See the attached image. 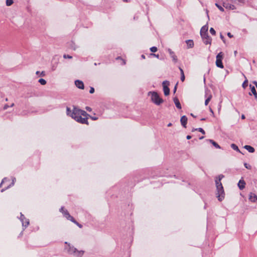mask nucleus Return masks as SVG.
Listing matches in <instances>:
<instances>
[{
    "label": "nucleus",
    "mask_w": 257,
    "mask_h": 257,
    "mask_svg": "<svg viewBox=\"0 0 257 257\" xmlns=\"http://www.w3.org/2000/svg\"><path fill=\"white\" fill-rule=\"evenodd\" d=\"M223 177L224 176L221 174L218 176V179L215 180V184L217 191L216 194L217 195L218 200L219 201H221L224 198L225 196L223 187L222 183H221V180Z\"/></svg>",
    "instance_id": "nucleus-1"
},
{
    "label": "nucleus",
    "mask_w": 257,
    "mask_h": 257,
    "mask_svg": "<svg viewBox=\"0 0 257 257\" xmlns=\"http://www.w3.org/2000/svg\"><path fill=\"white\" fill-rule=\"evenodd\" d=\"M65 244L66 245L65 246L64 249L68 253L76 256V257H82L83 256L84 253L83 250H77L76 248L67 241L65 242Z\"/></svg>",
    "instance_id": "nucleus-2"
},
{
    "label": "nucleus",
    "mask_w": 257,
    "mask_h": 257,
    "mask_svg": "<svg viewBox=\"0 0 257 257\" xmlns=\"http://www.w3.org/2000/svg\"><path fill=\"white\" fill-rule=\"evenodd\" d=\"M200 35L205 44H211L212 39L208 34V26L205 25L201 28Z\"/></svg>",
    "instance_id": "nucleus-3"
},
{
    "label": "nucleus",
    "mask_w": 257,
    "mask_h": 257,
    "mask_svg": "<svg viewBox=\"0 0 257 257\" xmlns=\"http://www.w3.org/2000/svg\"><path fill=\"white\" fill-rule=\"evenodd\" d=\"M148 95H151V100L156 105H160L163 102V100L160 97L159 94L157 92L153 91H150L148 93Z\"/></svg>",
    "instance_id": "nucleus-4"
},
{
    "label": "nucleus",
    "mask_w": 257,
    "mask_h": 257,
    "mask_svg": "<svg viewBox=\"0 0 257 257\" xmlns=\"http://www.w3.org/2000/svg\"><path fill=\"white\" fill-rule=\"evenodd\" d=\"M70 116L79 123L82 124H88L87 117H82L80 115H74V114H73V112H71Z\"/></svg>",
    "instance_id": "nucleus-5"
},
{
    "label": "nucleus",
    "mask_w": 257,
    "mask_h": 257,
    "mask_svg": "<svg viewBox=\"0 0 257 257\" xmlns=\"http://www.w3.org/2000/svg\"><path fill=\"white\" fill-rule=\"evenodd\" d=\"M223 57V54L222 52H219L216 56V65L217 67L223 68L224 67L222 63V60Z\"/></svg>",
    "instance_id": "nucleus-6"
},
{
    "label": "nucleus",
    "mask_w": 257,
    "mask_h": 257,
    "mask_svg": "<svg viewBox=\"0 0 257 257\" xmlns=\"http://www.w3.org/2000/svg\"><path fill=\"white\" fill-rule=\"evenodd\" d=\"M72 111L74 115H80L81 116H84V117H87V116L89 115L85 111L81 110L75 106H73Z\"/></svg>",
    "instance_id": "nucleus-7"
},
{
    "label": "nucleus",
    "mask_w": 257,
    "mask_h": 257,
    "mask_svg": "<svg viewBox=\"0 0 257 257\" xmlns=\"http://www.w3.org/2000/svg\"><path fill=\"white\" fill-rule=\"evenodd\" d=\"M170 85L169 81L167 80L164 81L162 83V85L163 87V91L164 93V95L165 96H167L170 94V89L169 88V85Z\"/></svg>",
    "instance_id": "nucleus-8"
},
{
    "label": "nucleus",
    "mask_w": 257,
    "mask_h": 257,
    "mask_svg": "<svg viewBox=\"0 0 257 257\" xmlns=\"http://www.w3.org/2000/svg\"><path fill=\"white\" fill-rule=\"evenodd\" d=\"M19 219L22 222V224L23 227L26 228L29 225V220L27 219L22 213H21V216Z\"/></svg>",
    "instance_id": "nucleus-9"
},
{
    "label": "nucleus",
    "mask_w": 257,
    "mask_h": 257,
    "mask_svg": "<svg viewBox=\"0 0 257 257\" xmlns=\"http://www.w3.org/2000/svg\"><path fill=\"white\" fill-rule=\"evenodd\" d=\"M226 2H223V6L226 9L228 10H235L236 9L237 7L235 5H233V4L229 3L230 1H227L225 0Z\"/></svg>",
    "instance_id": "nucleus-10"
},
{
    "label": "nucleus",
    "mask_w": 257,
    "mask_h": 257,
    "mask_svg": "<svg viewBox=\"0 0 257 257\" xmlns=\"http://www.w3.org/2000/svg\"><path fill=\"white\" fill-rule=\"evenodd\" d=\"M236 6H241L245 4V0H226Z\"/></svg>",
    "instance_id": "nucleus-11"
},
{
    "label": "nucleus",
    "mask_w": 257,
    "mask_h": 257,
    "mask_svg": "<svg viewBox=\"0 0 257 257\" xmlns=\"http://www.w3.org/2000/svg\"><path fill=\"white\" fill-rule=\"evenodd\" d=\"M168 51L171 56V57L172 58V60L174 63H176L178 61L177 57L175 54V53L170 49H168Z\"/></svg>",
    "instance_id": "nucleus-12"
},
{
    "label": "nucleus",
    "mask_w": 257,
    "mask_h": 257,
    "mask_svg": "<svg viewBox=\"0 0 257 257\" xmlns=\"http://www.w3.org/2000/svg\"><path fill=\"white\" fill-rule=\"evenodd\" d=\"M75 84L76 86L81 89H83L84 88L83 82L79 80H76L75 81Z\"/></svg>",
    "instance_id": "nucleus-13"
},
{
    "label": "nucleus",
    "mask_w": 257,
    "mask_h": 257,
    "mask_svg": "<svg viewBox=\"0 0 257 257\" xmlns=\"http://www.w3.org/2000/svg\"><path fill=\"white\" fill-rule=\"evenodd\" d=\"M187 120L188 118L185 115L182 116L180 119L181 123L182 125V126L185 128H186Z\"/></svg>",
    "instance_id": "nucleus-14"
},
{
    "label": "nucleus",
    "mask_w": 257,
    "mask_h": 257,
    "mask_svg": "<svg viewBox=\"0 0 257 257\" xmlns=\"http://www.w3.org/2000/svg\"><path fill=\"white\" fill-rule=\"evenodd\" d=\"M249 87L251 89V92H249V95H251L252 94L254 96L255 98H257V92L254 86H252L251 84H250Z\"/></svg>",
    "instance_id": "nucleus-15"
},
{
    "label": "nucleus",
    "mask_w": 257,
    "mask_h": 257,
    "mask_svg": "<svg viewBox=\"0 0 257 257\" xmlns=\"http://www.w3.org/2000/svg\"><path fill=\"white\" fill-rule=\"evenodd\" d=\"M249 200L252 202H255L257 201V196L252 192L250 193L249 195Z\"/></svg>",
    "instance_id": "nucleus-16"
},
{
    "label": "nucleus",
    "mask_w": 257,
    "mask_h": 257,
    "mask_svg": "<svg viewBox=\"0 0 257 257\" xmlns=\"http://www.w3.org/2000/svg\"><path fill=\"white\" fill-rule=\"evenodd\" d=\"M237 185L239 189L242 190L245 187V182L243 180H240Z\"/></svg>",
    "instance_id": "nucleus-17"
},
{
    "label": "nucleus",
    "mask_w": 257,
    "mask_h": 257,
    "mask_svg": "<svg viewBox=\"0 0 257 257\" xmlns=\"http://www.w3.org/2000/svg\"><path fill=\"white\" fill-rule=\"evenodd\" d=\"M173 100H174V103L175 104V105L177 107V108H178V109H181V105L180 103V101H179L178 98L177 97H175L173 98Z\"/></svg>",
    "instance_id": "nucleus-18"
},
{
    "label": "nucleus",
    "mask_w": 257,
    "mask_h": 257,
    "mask_svg": "<svg viewBox=\"0 0 257 257\" xmlns=\"http://www.w3.org/2000/svg\"><path fill=\"white\" fill-rule=\"evenodd\" d=\"M244 148L247 150L249 153H253L255 151L254 149L252 147L249 145H245L244 147Z\"/></svg>",
    "instance_id": "nucleus-19"
},
{
    "label": "nucleus",
    "mask_w": 257,
    "mask_h": 257,
    "mask_svg": "<svg viewBox=\"0 0 257 257\" xmlns=\"http://www.w3.org/2000/svg\"><path fill=\"white\" fill-rule=\"evenodd\" d=\"M188 48H192L194 46V42L192 40H188L186 41Z\"/></svg>",
    "instance_id": "nucleus-20"
},
{
    "label": "nucleus",
    "mask_w": 257,
    "mask_h": 257,
    "mask_svg": "<svg viewBox=\"0 0 257 257\" xmlns=\"http://www.w3.org/2000/svg\"><path fill=\"white\" fill-rule=\"evenodd\" d=\"M208 141H209V142L210 143H211L213 146H214L217 149H220L221 147L217 143H216L215 141H214L213 140H208Z\"/></svg>",
    "instance_id": "nucleus-21"
},
{
    "label": "nucleus",
    "mask_w": 257,
    "mask_h": 257,
    "mask_svg": "<svg viewBox=\"0 0 257 257\" xmlns=\"http://www.w3.org/2000/svg\"><path fill=\"white\" fill-rule=\"evenodd\" d=\"M68 220H70L73 223H76V221L75 220V219L70 215V214H67V217H66Z\"/></svg>",
    "instance_id": "nucleus-22"
},
{
    "label": "nucleus",
    "mask_w": 257,
    "mask_h": 257,
    "mask_svg": "<svg viewBox=\"0 0 257 257\" xmlns=\"http://www.w3.org/2000/svg\"><path fill=\"white\" fill-rule=\"evenodd\" d=\"M15 181H16V178H13V179H12V182L11 183V184L10 185L8 186L7 187H6V188L3 189L1 191L3 192L5 190H6V189L9 188L11 186H13L14 185V184H15Z\"/></svg>",
    "instance_id": "nucleus-23"
},
{
    "label": "nucleus",
    "mask_w": 257,
    "mask_h": 257,
    "mask_svg": "<svg viewBox=\"0 0 257 257\" xmlns=\"http://www.w3.org/2000/svg\"><path fill=\"white\" fill-rule=\"evenodd\" d=\"M231 147L232 149L234 150H235L237 152H240L239 149H238V147L234 144H232L231 145Z\"/></svg>",
    "instance_id": "nucleus-24"
},
{
    "label": "nucleus",
    "mask_w": 257,
    "mask_h": 257,
    "mask_svg": "<svg viewBox=\"0 0 257 257\" xmlns=\"http://www.w3.org/2000/svg\"><path fill=\"white\" fill-rule=\"evenodd\" d=\"M38 82L41 84V85H45L46 84V81L43 79V78H40L39 80H38Z\"/></svg>",
    "instance_id": "nucleus-25"
},
{
    "label": "nucleus",
    "mask_w": 257,
    "mask_h": 257,
    "mask_svg": "<svg viewBox=\"0 0 257 257\" xmlns=\"http://www.w3.org/2000/svg\"><path fill=\"white\" fill-rule=\"evenodd\" d=\"M211 97H212L211 95H209V96L208 97V98L205 100V105H208L209 102L211 100Z\"/></svg>",
    "instance_id": "nucleus-26"
},
{
    "label": "nucleus",
    "mask_w": 257,
    "mask_h": 257,
    "mask_svg": "<svg viewBox=\"0 0 257 257\" xmlns=\"http://www.w3.org/2000/svg\"><path fill=\"white\" fill-rule=\"evenodd\" d=\"M247 84H248V81L247 79H245L244 82H243L242 84V86L243 88H245L247 86Z\"/></svg>",
    "instance_id": "nucleus-27"
},
{
    "label": "nucleus",
    "mask_w": 257,
    "mask_h": 257,
    "mask_svg": "<svg viewBox=\"0 0 257 257\" xmlns=\"http://www.w3.org/2000/svg\"><path fill=\"white\" fill-rule=\"evenodd\" d=\"M13 0H6V5L7 6H10L13 4Z\"/></svg>",
    "instance_id": "nucleus-28"
},
{
    "label": "nucleus",
    "mask_w": 257,
    "mask_h": 257,
    "mask_svg": "<svg viewBox=\"0 0 257 257\" xmlns=\"http://www.w3.org/2000/svg\"><path fill=\"white\" fill-rule=\"evenodd\" d=\"M158 49L156 47L153 46L150 48V50L152 52H156L157 51Z\"/></svg>",
    "instance_id": "nucleus-29"
},
{
    "label": "nucleus",
    "mask_w": 257,
    "mask_h": 257,
    "mask_svg": "<svg viewBox=\"0 0 257 257\" xmlns=\"http://www.w3.org/2000/svg\"><path fill=\"white\" fill-rule=\"evenodd\" d=\"M215 6L219 9L220 11H221V12H224V9L223 8V7L219 5L217 3L215 4Z\"/></svg>",
    "instance_id": "nucleus-30"
},
{
    "label": "nucleus",
    "mask_w": 257,
    "mask_h": 257,
    "mask_svg": "<svg viewBox=\"0 0 257 257\" xmlns=\"http://www.w3.org/2000/svg\"><path fill=\"white\" fill-rule=\"evenodd\" d=\"M244 166L247 169L250 170L251 169V166L246 163H244Z\"/></svg>",
    "instance_id": "nucleus-31"
},
{
    "label": "nucleus",
    "mask_w": 257,
    "mask_h": 257,
    "mask_svg": "<svg viewBox=\"0 0 257 257\" xmlns=\"http://www.w3.org/2000/svg\"><path fill=\"white\" fill-rule=\"evenodd\" d=\"M195 130H197L199 132H201L202 134H205V131H204V130L201 128V127H199V128H195Z\"/></svg>",
    "instance_id": "nucleus-32"
},
{
    "label": "nucleus",
    "mask_w": 257,
    "mask_h": 257,
    "mask_svg": "<svg viewBox=\"0 0 257 257\" xmlns=\"http://www.w3.org/2000/svg\"><path fill=\"white\" fill-rule=\"evenodd\" d=\"M210 33L212 35H215V34H216V32L215 31V30L213 28H211L210 29Z\"/></svg>",
    "instance_id": "nucleus-33"
},
{
    "label": "nucleus",
    "mask_w": 257,
    "mask_h": 257,
    "mask_svg": "<svg viewBox=\"0 0 257 257\" xmlns=\"http://www.w3.org/2000/svg\"><path fill=\"white\" fill-rule=\"evenodd\" d=\"M66 110H67V115L70 116L71 112H72V111H71V109L69 107H67Z\"/></svg>",
    "instance_id": "nucleus-34"
},
{
    "label": "nucleus",
    "mask_w": 257,
    "mask_h": 257,
    "mask_svg": "<svg viewBox=\"0 0 257 257\" xmlns=\"http://www.w3.org/2000/svg\"><path fill=\"white\" fill-rule=\"evenodd\" d=\"M70 48L73 50H75L76 49V47L74 43H72L70 46Z\"/></svg>",
    "instance_id": "nucleus-35"
},
{
    "label": "nucleus",
    "mask_w": 257,
    "mask_h": 257,
    "mask_svg": "<svg viewBox=\"0 0 257 257\" xmlns=\"http://www.w3.org/2000/svg\"><path fill=\"white\" fill-rule=\"evenodd\" d=\"M9 181V179L8 178H4L3 179V180H2V182H1V184H0V187L1 186V185H2V184H3V183H4L6 181Z\"/></svg>",
    "instance_id": "nucleus-36"
},
{
    "label": "nucleus",
    "mask_w": 257,
    "mask_h": 257,
    "mask_svg": "<svg viewBox=\"0 0 257 257\" xmlns=\"http://www.w3.org/2000/svg\"><path fill=\"white\" fill-rule=\"evenodd\" d=\"M63 58L65 59L68 58V59H71L72 57L70 55H67V54H64L63 55Z\"/></svg>",
    "instance_id": "nucleus-37"
},
{
    "label": "nucleus",
    "mask_w": 257,
    "mask_h": 257,
    "mask_svg": "<svg viewBox=\"0 0 257 257\" xmlns=\"http://www.w3.org/2000/svg\"><path fill=\"white\" fill-rule=\"evenodd\" d=\"M89 92L91 94L93 93L94 92V88L92 87H90Z\"/></svg>",
    "instance_id": "nucleus-38"
},
{
    "label": "nucleus",
    "mask_w": 257,
    "mask_h": 257,
    "mask_svg": "<svg viewBox=\"0 0 257 257\" xmlns=\"http://www.w3.org/2000/svg\"><path fill=\"white\" fill-rule=\"evenodd\" d=\"M63 214V215L66 217H67V214H69V212H68L67 210H65V211H64V212L62 213Z\"/></svg>",
    "instance_id": "nucleus-39"
},
{
    "label": "nucleus",
    "mask_w": 257,
    "mask_h": 257,
    "mask_svg": "<svg viewBox=\"0 0 257 257\" xmlns=\"http://www.w3.org/2000/svg\"><path fill=\"white\" fill-rule=\"evenodd\" d=\"M220 37L221 39L223 41V42L225 43V38L221 33H220Z\"/></svg>",
    "instance_id": "nucleus-40"
},
{
    "label": "nucleus",
    "mask_w": 257,
    "mask_h": 257,
    "mask_svg": "<svg viewBox=\"0 0 257 257\" xmlns=\"http://www.w3.org/2000/svg\"><path fill=\"white\" fill-rule=\"evenodd\" d=\"M179 69L180 71L181 75H184V73L183 70L181 67H179Z\"/></svg>",
    "instance_id": "nucleus-41"
},
{
    "label": "nucleus",
    "mask_w": 257,
    "mask_h": 257,
    "mask_svg": "<svg viewBox=\"0 0 257 257\" xmlns=\"http://www.w3.org/2000/svg\"><path fill=\"white\" fill-rule=\"evenodd\" d=\"M180 79H181V81L183 82L185 80V75H181Z\"/></svg>",
    "instance_id": "nucleus-42"
},
{
    "label": "nucleus",
    "mask_w": 257,
    "mask_h": 257,
    "mask_svg": "<svg viewBox=\"0 0 257 257\" xmlns=\"http://www.w3.org/2000/svg\"><path fill=\"white\" fill-rule=\"evenodd\" d=\"M9 107V105L8 104H5L3 107L4 110H6Z\"/></svg>",
    "instance_id": "nucleus-43"
},
{
    "label": "nucleus",
    "mask_w": 257,
    "mask_h": 257,
    "mask_svg": "<svg viewBox=\"0 0 257 257\" xmlns=\"http://www.w3.org/2000/svg\"><path fill=\"white\" fill-rule=\"evenodd\" d=\"M76 224L79 228H82V225L80 224H79L78 222L76 221V223H74Z\"/></svg>",
    "instance_id": "nucleus-44"
},
{
    "label": "nucleus",
    "mask_w": 257,
    "mask_h": 257,
    "mask_svg": "<svg viewBox=\"0 0 257 257\" xmlns=\"http://www.w3.org/2000/svg\"><path fill=\"white\" fill-rule=\"evenodd\" d=\"M177 85H178V83H177V84H176V85L175 86V87H174V90H173V92H174V93H175V92H176V91L177 87Z\"/></svg>",
    "instance_id": "nucleus-45"
},
{
    "label": "nucleus",
    "mask_w": 257,
    "mask_h": 257,
    "mask_svg": "<svg viewBox=\"0 0 257 257\" xmlns=\"http://www.w3.org/2000/svg\"><path fill=\"white\" fill-rule=\"evenodd\" d=\"M227 36L230 38L233 37V35L230 32L227 33Z\"/></svg>",
    "instance_id": "nucleus-46"
},
{
    "label": "nucleus",
    "mask_w": 257,
    "mask_h": 257,
    "mask_svg": "<svg viewBox=\"0 0 257 257\" xmlns=\"http://www.w3.org/2000/svg\"><path fill=\"white\" fill-rule=\"evenodd\" d=\"M65 210H64V207H61V208L60 209V211L62 213H63L64 212V211H65Z\"/></svg>",
    "instance_id": "nucleus-47"
},
{
    "label": "nucleus",
    "mask_w": 257,
    "mask_h": 257,
    "mask_svg": "<svg viewBox=\"0 0 257 257\" xmlns=\"http://www.w3.org/2000/svg\"><path fill=\"white\" fill-rule=\"evenodd\" d=\"M150 55L155 56V57H157V58H159V55H158H158H156V54H153V53H151V54H150Z\"/></svg>",
    "instance_id": "nucleus-48"
},
{
    "label": "nucleus",
    "mask_w": 257,
    "mask_h": 257,
    "mask_svg": "<svg viewBox=\"0 0 257 257\" xmlns=\"http://www.w3.org/2000/svg\"><path fill=\"white\" fill-rule=\"evenodd\" d=\"M86 109L89 111L91 110V108L88 106L86 107Z\"/></svg>",
    "instance_id": "nucleus-49"
},
{
    "label": "nucleus",
    "mask_w": 257,
    "mask_h": 257,
    "mask_svg": "<svg viewBox=\"0 0 257 257\" xmlns=\"http://www.w3.org/2000/svg\"><path fill=\"white\" fill-rule=\"evenodd\" d=\"M45 75V72L44 71H42L41 73V75H40L41 76H44Z\"/></svg>",
    "instance_id": "nucleus-50"
},
{
    "label": "nucleus",
    "mask_w": 257,
    "mask_h": 257,
    "mask_svg": "<svg viewBox=\"0 0 257 257\" xmlns=\"http://www.w3.org/2000/svg\"><path fill=\"white\" fill-rule=\"evenodd\" d=\"M191 138V136H190V135H188V136H187V137H186V139H187V140H190Z\"/></svg>",
    "instance_id": "nucleus-51"
},
{
    "label": "nucleus",
    "mask_w": 257,
    "mask_h": 257,
    "mask_svg": "<svg viewBox=\"0 0 257 257\" xmlns=\"http://www.w3.org/2000/svg\"><path fill=\"white\" fill-rule=\"evenodd\" d=\"M253 83L255 85V86H256V88H257V81H254L253 82Z\"/></svg>",
    "instance_id": "nucleus-52"
},
{
    "label": "nucleus",
    "mask_w": 257,
    "mask_h": 257,
    "mask_svg": "<svg viewBox=\"0 0 257 257\" xmlns=\"http://www.w3.org/2000/svg\"><path fill=\"white\" fill-rule=\"evenodd\" d=\"M91 119L92 120H96V119H97V117H92H92H91Z\"/></svg>",
    "instance_id": "nucleus-53"
},
{
    "label": "nucleus",
    "mask_w": 257,
    "mask_h": 257,
    "mask_svg": "<svg viewBox=\"0 0 257 257\" xmlns=\"http://www.w3.org/2000/svg\"><path fill=\"white\" fill-rule=\"evenodd\" d=\"M210 111L212 113V115H214V112H213L212 109L211 108H210Z\"/></svg>",
    "instance_id": "nucleus-54"
},
{
    "label": "nucleus",
    "mask_w": 257,
    "mask_h": 257,
    "mask_svg": "<svg viewBox=\"0 0 257 257\" xmlns=\"http://www.w3.org/2000/svg\"><path fill=\"white\" fill-rule=\"evenodd\" d=\"M241 117L242 119H244L245 118V115L244 114H242Z\"/></svg>",
    "instance_id": "nucleus-55"
},
{
    "label": "nucleus",
    "mask_w": 257,
    "mask_h": 257,
    "mask_svg": "<svg viewBox=\"0 0 257 257\" xmlns=\"http://www.w3.org/2000/svg\"><path fill=\"white\" fill-rule=\"evenodd\" d=\"M141 57L142 59H145V56L144 54L141 55Z\"/></svg>",
    "instance_id": "nucleus-56"
},
{
    "label": "nucleus",
    "mask_w": 257,
    "mask_h": 257,
    "mask_svg": "<svg viewBox=\"0 0 257 257\" xmlns=\"http://www.w3.org/2000/svg\"><path fill=\"white\" fill-rule=\"evenodd\" d=\"M190 115H191L192 117H194V118H195V117H196V116L195 115H194L193 113H191V114H190Z\"/></svg>",
    "instance_id": "nucleus-57"
},
{
    "label": "nucleus",
    "mask_w": 257,
    "mask_h": 257,
    "mask_svg": "<svg viewBox=\"0 0 257 257\" xmlns=\"http://www.w3.org/2000/svg\"><path fill=\"white\" fill-rule=\"evenodd\" d=\"M172 124L171 123H169L168 124L167 126H172Z\"/></svg>",
    "instance_id": "nucleus-58"
},
{
    "label": "nucleus",
    "mask_w": 257,
    "mask_h": 257,
    "mask_svg": "<svg viewBox=\"0 0 257 257\" xmlns=\"http://www.w3.org/2000/svg\"><path fill=\"white\" fill-rule=\"evenodd\" d=\"M14 105H15L14 103H13L10 106H9V107H13L14 106Z\"/></svg>",
    "instance_id": "nucleus-59"
},
{
    "label": "nucleus",
    "mask_w": 257,
    "mask_h": 257,
    "mask_svg": "<svg viewBox=\"0 0 257 257\" xmlns=\"http://www.w3.org/2000/svg\"><path fill=\"white\" fill-rule=\"evenodd\" d=\"M125 64V62L124 60H122V64L124 65Z\"/></svg>",
    "instance_id": "nucleus-60"
},
{
    "label": "nucleus",
    "mask_w": 257,
    "mask_h": 257,
    "mask_svg": "<svg viewBox=\"0 0 257 257\" xmlns=\"http://www.w3.org/2000/svg\"><path fill=\"white\" fill-rule=\"evenodd\" d=\"M204 138V137L203 136H202V137H200V138H199V139H200V140H202V139H203Z\"/></svg>",
    "instance_id": "nucleus-61"
},
{
    "label": "nucleus",
    "mask_w": 257,
    "mask_h": 257,
    "mask_svg": "<svg viewBox=\"0 0 257 257\" xmlns=\"http://www.w3.org/2000/svg\"><path fill=\"white\" fill-rule=\"evenodd\" d=\"M39 73H40V72H39V71H37V72H36V74H37V75H39Z\"/></svg>",
    "instance_id": "nucleus-62"
},
{
    "label": "nucleus",
    "mask_w": 257,
    "mask_h": 257,
    "mask_svg": "<svg viewBox=\"0 0 257 257\" xmlns=\"http://www.w3.org/2000/svg\"><path fill=\"white\" fill-rule=\"evenodd\" d=\"M205 120V118H202L201 119V120Z\"/></svg>",
    "instance_id": "nucleus-63"
},
{
    "label": "nucleus",
    "mask_w": 257,
    "mask_h": 257,
    "mask_svg": "<svg viewBox=\"0 0 257 257\" xmlns=\"http://www.w3.org/2000/svg\"><path fill=\"white\" fill-rule=\"evenodd\" d=\"M120 59V57H118L116 58V59Z\"/></svg>",
    "instance_id": "nucleus-64"
}]
</instances>
